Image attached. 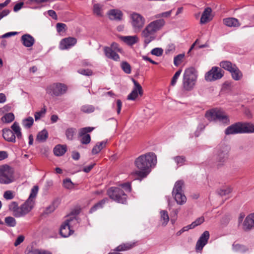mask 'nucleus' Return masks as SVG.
Listing matches in <instances>:
<instances>
[{"mask_svg":"<svg viewBox=\"0 0 254 254\" xmlns=\"http://www.w3.org/2000/svg\"><path fill=\"white\" fill-rule=\"evenodd\" d=\"M94 127H85L80 129L79 131V135L81 137L80 142L83 144H87L91 141V137L88 132H91Z\"/></svg>","mask_w":254,"mask_h":254,"instance_id":"nucleus-14","label":"nucleus"},{"mask_svg":"<svg viewBox=\"0 0 254 254\" xmlns=\"http://www.w3.org/2000/svg\"><path fill=\"white\" fill-rule=\"evenodd\" d=\"M38 187L34 186L31 189L30 195L27 200L20 206L16 201H12L8 205V209L12 212L13 215L16 218L25 216L34 207L35 204L34 199L36 197L38 191Z\"/></svg>","mask_w":254,"mask_h":254,"instance_id":"nucleus-2","label":"nucleus"},{"mask_svg":"<svg viewBox=\"0 0 254 254\" xmlns=\"http://www.w3.org/2000/svg\"><path fill=\"white\" fill-rule=\"evenodd\" d=\"M182 70V69L178 70L173 76L171 81V85L173 86H175L177 82L178 79L179 77Z\"/></svg>","mask_w":254,"mask_h":254,"instance_id":"nucleus-51","label":"nucleus"},{"mask_svg":"<svg viewBox=\"0 0 254 254\" xmlns=\"http://www.w3.org/2000/svg\"><path fill=\"white\" fill-rule=\"evenodd\" d=\"M169 217L168 212L166 210H161L160 211V221L162 225L165 226L168 223Z\"/></svg>","mask_w":254,"mask_h":254,"instance_id":"nucleus-38","label":"nucleus"},{"mask_svg":"<svg viewBox=\"0 0 254 254\" xmlns=\"http://www.w3.org/2000/svg\"><path fill=\"white\" fill-rule=\"evenodd\" d=\"M135 246L134 242L124 243L116 248L115 250L117 252L128 251Z\"/></svg>","mask_w":254,"mask_h":254,"instance_id":"nucleus-23","label":"nucleus"},{"mask_svg":"<svg viewBox=\"0 0 254 254\" xmlns=\"http://www.w3.org/2000/svg\"><path fill=\"white\" fill-rule=\"evenodd\" d=\"M64 187L68 189H71L73 187V184L70 179H66L63 181Z\"/></svg>","mask_w":254,"mask_h":254,"instance_id":"nucleus-54","label":"nucleus"},{"mask_svg":"<svg viewBox=\"0 0 254 254\" xmlns=\"http://www.w3.org/2000/svg\"><path fill=\"white\" fill-rule=\"evenodd\" d=\"M211 12L212 9L210 7H208L205 8L200 18V22L201 24H205L211 20L210 17Z\"/></svg>","mask_w":254,"mask_h":254,"instance_id":"nucleus-24","label":"nucleus"},{"mask_svg":"<svg viewBox=\"0 0 254 254\" xmlns=\"http://www.w3.org/2000/svg\"><path fill=\"white\" fill-rule=\"evenodd\" d=\"M254 228V213L248 215L243 223V229L249 231Z\"/></svg>","mask_w":254,"mask_h":254,"instance_id":"nucleus-18","label":"nucleus"},{"mask_svg":"<svg viewBox=\"0 0 254 254\" xmlns=\"http://www.w3.org/2000/svg\"><path fill=\"white\" fill-rule=\"evenodd\" d=\"M14 181V169L6 164L0 166V183L9 184Z\"/></svg>","mask_w":254,"mask_h":254,"instance_id":"nucleus-5","label":"nucleus"},{"mask_svg":"<svg viewBox=\"0 0 254 254\" xmlns=\"http://www.w3.org/2000/svg\"><path fill=\"white\" fill-rule=\"evenodd\" d=\"M121 67L122 70L127 74H130L131 68L130 64L127 62H123L121 64Z\"/></svg>","mask_w":254,"mask_h":254,"instance_id":"nucleus-47","label":"nucleus"},{"mask_svg":"<svg viewBox=\"0 0 254 254\" xmlns=\"http://www.w3.org/2000/svg\"><path fill=\"white\" fill-rule=\"evenodd\" d=\"M220 66L222 68L230 72L233 69V68L236 66V65L235 64H232L229 61H226L220 62Z\"/></svg>","mask_w":254,"mask_h":254,"instance_id":"nucleus-33","label":"nucleus"},{"mask_svg":"<svg viewBox=\"0 0 254 254\" xmlns=\"http://www.w3.org/2000/svg\"><path fill=\"white\" fill-rule=\"evenodd\" d=\"M103 5L99 3H95L93 6V12L98 16L102 17L103 15Z\"/></svg>","mask_w":254,"mask_h":254,"instance_id":"nucleus-32","label":"nucleus"},{"mask_svg":"<svg viewBox=\"0 0 254 254\" xmlns=\"http://www.w3.org/2000/svg\"><path fill=\"white\" fill-rule=\"evenodd\" d=\"M209 237L210 235L208 231H205L201 235L195 245V250L197 252L202 250L203 247L207 244Z\"/></svg>","mask_w":254,"mask_h":254,"instance_id":"nucleus-15","label":"nucleus"},{"mask_svg":"<svg viewBox=\"0 0 254 254\" xmlns=\"http://www.w3.org/2000/svg\"><path fill=\"white\" fill-rule=\"evenodd\" d=\"M78 72L86 76H91L93 74L92 71L89 69H80L78 70Z\"/></svg>","mask_w":254,"mask_h":254,"instance_id":"nucleus-59","label":"nucleus"},{"mask_svg":"<svg viewBox=\"0 0 254 254\" xmlns=\"http://www.w3.org/2000/svg\"><path fill=\"white\" fill-rule=\"evenodd\" d=\"M230 147L229 145L221 144L217 148L216 156V163L218 167L222 166L228 160Z\"/></svg>","mask_w":254,"mask_h":254,"instance_id":"nucleus-8","label":"nucleus"},{"mask_svg":"<svg viewBox=\"0 0 254 254\" xmlns=\"http://www.w3.org/2000/svg\"><path fill=\"white\" fill-rule=\"evenodd\" d=\"M57 30L58 32L63 31L66 27V25L64 23H58L56 25Z\"/></svg>","mask_w":254,"mask_h":254,"instance_id":"nucleus-62","label":"nucleus"},{"mask_svg":"<svg viewBox=\"0 0 254 254\" xmlns=\"http://www.w3.org/2000/svg\"><path fill=\"white\" fill-rule=\"evenodd\" d=\"M184 57V54H181L175 57L174 59V64L175 65L178 66L181 63Z\"/></svg>","mask_w":254,"mask_h":254,"instance_id":"nucleus-49","label":"nucleus"},{"mask_svg":"<svg viewBox=\"0 0 254 254\" xmlns=\"http://www.w3.org/2000/svg\"><path fill=\"white\" fill-rule=\"evenodd\" d=\"M174 160L178 166H182L185 164L186 158L183 156H177L173 158Z\"/></svg>","mask_w":254,"mask_h":254,"instance_id":"nucleus-48","label":"nucleus"},{"mask_svg":"<svg viewBox=\"0 0 254 254\" xmlns=\"http://www.w3.org/2000/svg\"><path fill=\"white\" fill-rule=\"evenodd\" d=\"M67 90V87L62 83H54L48 85L46 91L47 94L52 96H60L64 94Z\"/></svg>","mask_w":254,"mask_h":254,"instance_id":"nucleus-9","label":"nucleus"},{"mask_svg":"<svg viewBox=\"0 0 254 254\" xmlns=\"http://www.w3.org/2000/svg\"><path fill=\"white\" fill-rule=\"evenodd\" d=\"M104 52L107 58L112 59L115 61H120V56L114 51L111 48L108 47H105L104 48Z\"/></svg>","mask_w":254,"mask_h":254,"instance_id":"nucleus-19","label":"nucleus"},{"mask_svg":"<svg viewBox=\"0 0 254 254\" xmlns=\"http://www.w3.org/2000/svg\"><path fill=\"white\" fill-rule=\"evenodd\" d=\"M59 202L58 200H55L48 206H47L43 211L44 214H49L55 211L58 207Z\"/></svg>","mask_w":254,"mask_h":254,"instance_id":"nucleus-31","label":"nucleus"},{"mask_svg":"<svg viewBox=\"0 0 254 254\" xmlns=\"http://www.w3.org/2000/svg\"><path fill=\"white\" fill-rule=\"evenodd\" d=\"M165 24L164 19H159L151 21L145 26L141 33L145 46L155 39V33L161 30Z\"/></svg>","mask_w":254,"mask_h":254,"instance_id":"nucleus-3","label":"nucleus"},{"mask_svg":"<svg viewBox=\"0 0 254 254\" xmlns=\"http://www.w3.org/2000/svg\"><path fill=\"white\" fill-rule=\"evenodd\" d=\"M172 195L177 204L183 205L187 200V198L184 192H172Z\"/></svg>","mask_w":254,"mask_h":254,"instance_id":"nucleus-25","label":"nucleus"},{"mask_svg":"<svg viewBox=\"0 0 254 254\" xmlns=\"http://www.w3.org/2000/svg\"><path fill=\"white\" fill-rule=\"evenodd\" d=\"M14 120V115L12 113H7L3 116L1 120L5 123H9Z\"/></svg>","mask_w":254,"mask_h":254,"instance_id":"nucleus-44","label":"nucleus"},{"mask_svg":"<svg viewBox=\"0 0 254 254\" xmlns=\"http://www.w3.org/2000/svg\"><path fill=\"white\" fill-rule=\"evenodd\" d=\"M2 136L3 138L7 141L15 142L16 141L15 135L9 128H5L2 129Z\"/></svg>","mask_w":254,"mask_h":254,"instance_id":"nucleus-21","label":"nucleus"},{"mask_svg":"<svg viewBox=\"0 0 254 254\" xmlns=\"http://www.w3.org/2000/svg\"><path fill=\"white\" fill-rule=\"evenodd\" d=\"M242 123L238 122L229 126L225 130L226 135L242 133Z\"/></svg>","mask_w":254,"mask_h":254,"instance_id":"nucleus-17","label":"nucleus"},{"mask_svg":"<svg viewBox=\"0 0 254 254\" xmlns=\"http://www.w3.org/2000/svg\"><path fill=\"white\" fill-rule=\"evenodd\" d=\"M205 117L208 120L218 121L221 124L227 125L230 123L229 117L222 110L213 109L207 111Z\"/></svg>","mask_w":254,"mask_h":254,"instance_id":"nucleus-6","label":"nucleus"},{"mask_svg":"<svg viewBox=\"0 0 254 254\" xmlns=\"http://www.w3.org/2000/svg\"><path fill=\"white\" fill-rule=\"evenodd\" d=\"M120 186L122 188L124 189L127 192H130L131 191V185L129 183L122 184Z\"/></svg>","mask_w":254,"mask_h":254,"instance_id":"nucleus-61","label":"nucleus"},{"mask_svg":"<svg viewBox=\"0 0 254 254\" xmlns=\"http://www.w3.org/2000/svg\"><path fill=\"white\" fill-rule=\"evenodd\" d=\"M232 189L230 187L223 188L218 190V194L221 196L225 195L230 193Z\"/></svg>","mask_w":254,"mask_h":254,"instance_id":"nucleus-50","label":"nucleus"},{"mask_svg":"<svg viewBox=\"0 0 254 254\" xmlns=\"http://www.w3.org/2000/svg\"><path fill=\"white\" fill-rule=\"evenodd\" d=\"M134 86L131 93L128 95L127 99L129 100H135L138 95L141 96L143 91L140 84L134 79L132 78Z\"/></svg>","mask_w":254,"mask_h":254,"instance_id":"nucleus-13","label":"nucleus"},{"mask_svg":"<svg viewBox=\"0 0 254 254\" xmlns=\"http://www.w3.org/2000/svg\"><path fill=\"white\" fill-rule=\"evenodd\" d=\"M233 249L234 251L240 253H245L248 251V249L245 246L239 244H233Z\"/></svg>","mask_w":254,"mask_h":254,"instance_id":"nucleus-43","label":"nucleus"},{"mask_svg":"<svg viewBox=\"0 0 254 254\" xmlns=\"http://www.w3.org/2000/svg\"><path fill=\"white\" fill-rule=\"evenodd\" d=\"M223 23L228 27H238L240 25L238 20L233 17H229L224 19Z\"/></svg>","mask_w":254,"mask_h":254,"instance_id":"nucleus-27","label":"nucleus"},{"mask_svg":"<svg viewBox=\"0 0 254 254\" xmlns=\"http://www.w3.org/2000/svg\"><path fill=\"white\" fill-rule=\"evenodd\" d=\"M3 197L7 200H10L14 197V194L11 190H6L3 193Z\"/></svg>","mask_w":254,"mask_h":254,"instance_id":"nucleus-56","label":"nucleus"},{"mask_svg":"<svg viewBox=\"0 0 254 254\" xmlns=\"http://www.w3.org/2000/svg\"><path fill=\"white\" fill-rule=\"evenodd\" d=\"M8 157V154L5 151H0V161L3 160Z\"/></svg>","mask_w":254,"mask_h":254,"instance_id":"nucleus-64","label":"nucleus"},{"mask_svg":"<svg viewBox=\"0 0 254 254\" xmlns=\"http://www.w3.org/2000/svg\"><path fill=\"white\" fill-rule=\"evenodd\" d=\"M76 132V129L74 127H70L65 130V135L67 139L72 140L74 135Z\"/></svg>","mask_w":254,"mask_h":254,"instance_id":"nucleus-42","label":"nucleus"},{"mask_svg":"<svg viewBox=\"0 0 254 254\" xmlns=\"http://www.w3.org/2000/svg\"><path fill=\"white\" fill-rule=\"evenodd\" d=\"M130 19L134 31L136 33L140 32L144 25L145 18L139 13L133 12L130 15Z\"/></svg>","mask_w":254,"mask_h":254,"instance_id":"nucleus-10","label":"nucleus"},{"mask_svg":"<svg viewBox=\"0 0 254 254\" xmlns=\"http://www.w3.org/2000/svg\"><path fill=\"white\" fill-rule=\"evenodd\" d=\"M230 73L232 78L236 81L241 80L243 77L242 72L237 66L233 68V69L230 72Z\"/></svg>","mask_w":254,"mask_h":254,"instance_id":"nucleus-30","label":"nucleus"},{"mask_svg":"<svg viewBox=\"0 0 254 254\" xmlns=\"http://www.w3.org/2000/svg\"><path fill=\"white\" fill-rule=\"evenodd\" d=\"M163 50L161 48H155L153 49L150 53L154 56L160 57L162 55Z\"/></svg>","mask_w":254,"mask_h":254,"instance_id":"nucleus-52","label":"nucleus"},{"mask_svg":"<svg viewBox=\"0 0 254 254\" xmlns=\"http://www.w3.org/2000/svg\"><path fill=\"white\" fill-rule=\"evenodd\" d=\"M13 132L17 136L18 139L22 137V133L21 132V128L19 126V124L15 122L11 127Z\"/></svg>","mask_w":254,"mask_h":254,"instance_id":"nucleus-36","label":"nucleus"},{"mask_svg":"<svg viewBox=\"0 0 254 254\" xmlns=\"http://www.w3.org/2000/svg\"><path fill=\"white\" fill-rule=\"evenodd\" d=\"M156 163L157 157L154 153L149 152L141 155L134 160V165L138 169V170L134 172V174L140 178H145Z\"/></svg>","mask_w":254,"mask_h":254,"instance_id":"nucleus-1","label":"nucleus"},{"mask_svg":"<svg viewBox=\"0 0 254 254\" xmlns=\"http://www.w3.org/2000/svg\"><path fill=\"white\" fill-rule=\"evenodd\" d=\"M80 110L84 113H91L94 111L95 108L91 105H85L81 107Z\"/></svg>","mask_w":254,"mask_h":254,"instance_id":"nucleus-46","label":"nucleus"},{"mask_svg":"<svg viewBox=\"0 0 254 254\" xmlns=\"http://www.w3.org/2000/svg\"><path fill=\"white\" fill-rule=\"evenodd\" d=\"M108 14L111 20H121L123 17L122 12L119 9H111L109 11Z\"/></svg>","mask_w":254,"mask_h":254,"instance_id":"nucleus-22","label":"nucleus"},{"mask_svg":"<svg viewBox=\"0 0 254 254\" xmlns=\"http://www.w3.org/2000/svg\"><path fill=\"white\" fill-rule=\"evenodd\" d=\"M25 237L23 235H19L16 239L14 245L15 247H17L22 243L24 240Z\"/></svg>","mask_w":254,"mask_h":254,"instance_id":"nucleus-60","label":"nucleus"},{"mask_svg":"<svg viewBox=\"0 0 254 254\" xmlns=\"http://www.w3.org/2000/svg\"><path fill=\"white\" fill-rule=\"evenodd\" d=\"M184 186V182L180 180L177 181L174 185L172 192H184L183 187Z\"/></svg>","mask_w":254,"mask_h":254,"instance_id":"nucleus-40","label":"nucleus"},{"mask_svg":"<svg viewBox=\"0 0 254 254\" xmlns=\"http://www.w3.org/2000/svg\"><path fill=\"white\" fill-rule=\"evenodd\" d=\"M25 254H52L50 252L39 250L33 248H27L25 251Z\"/></svg>","mask_w":254,"mask_h":254,"instance_id":"nucleus-29","label":"nucleus"},{"mask_svg":"<svg viewBox=\"0 0 254 254\" xmlns=\"http://www.w3.org/2000/svg\"><path fill=\"white\" fill-rule=\"evenodd\" d=\"M242 133L254 132V124L242 123Z\"/></svg>","mask_w":254,"mask_h":254,"instance_id":"nucleus-37","label":"nucleus"},{"mask_svg":"<svg viewBox=\"0 0 254 254\" xmlns=\"http://www.w3.org/2000/svg\"><path fill=\"white\" fill-rule=\"evenodd\" d=\"M67 148L65 145L58 144L54 148V154L57 156L63 155L66 151Z\"/></svg>","mask_w":254,"mask_h":254,"instance_id":"nucleus-28","label":"nucleus"},{"mask_svg":"<svg viewBox=\"0 0 254 254\" xmlns=\"http://www.w3.org/2000/svg\"><path fill=\"white\" fill-rule=\"evenodd\" d=\"M4 222L8 227H13L16 225V221L14 218L11 216L6 217L4 218Z\"/></svg>","mask_w":254,"mask_h":254,"instance_id":"nucleus-45","label":"nucleus"},{"mask_svg":"<svg viewBox=\"0 0 254 254\" xmlns=\"http://www.w3.org/2000/svg\"><path fill=\"white\" fill-rule=\"evenodd\" d=\"M48 137V132L46 129H44L40 131L36 137V140L40 142H44L46 141Z\"/></svg>","mask_w":254,"mask_h":254,"instance_id":"nucleus-39","label":"nucleus"},{"mask_svg":"<svg viewBox=\"0 0 254 254\" xmlns=\"http://www.w3.org/2000/svg\"><path fill=\"white\" fill-rule=\"evenodd\" d=\"M107 194L112 200L123 204L126 203L127 195L120 187H111L107 190Z\"/></svg>","mask_w":254,"mask_h":254,"instance_id":"nucleus-7","label":"nucleus"},{"mask_svg":"<svg viewBox=\"0 0 254 254\" xmlns=\"http://www.w3.org/2000/svg\"><path fill=\"white\" fill-rule=\"evenodd\" d=\"M21 41L23 46L27 48H29L34 44L35 40L34 37L31 35L26 34L21 36Z\"/></svg>","mask_w":254,"mask_h":254,"instance_id":"nucleus-20","label":"nucleus"},{"mask_svg":"<svg viewBox=\"0 0 254 254\" xmlns=\"http://www.w3.org/2000/svg\"><path fill=\"white\" fill-rule=\"evenodd\" d=\"M197 76V72L194 68L190 67L186 69L182 80V90L184 92L192 90L195 86Z\"/></svg>","mask_w":254,"mask_h":254,"instance_id":"nucleus-4","label":"nucleus"},{"mask_svg":"<svg viewBox=\"0 0 254 254\" xmlns=\"http://www.w3.org/2000/svg\"><path fill=\"white\" fill-rule=\"evenodd\" d=\"M77 43V40L73 37H69L62 39L60 44V49L64 50L70 48Z\"/></svg>","mask_w":254,"mask_h":254,"instance_id":"nucleus-16","label":"nucleus"},{"mask_svg":"<svg viewBox=\"0 0 254 254\" xmlns=\"http://www.w3.org/2000/svg\"><path fill=\"white\" fill-rule=\"evenodd\" d=\"M121 39L127 44L131 46L138 42V39L137 36H122Z\"/></svg>","mask_w":254,"mask_h":254,"instance_id":"nucleus-26","label":"nucleus"},{"mask_svg":"<svg viewBox=\"0 0 254 254\" xmlns=\"http://www.w3.org/2000/svg\"><path fill=\"white\" fill-rule=\"evenodd\" d=\"M73 221H76L75 216L74 215L68 216L64 223L61 225L60 233L62 237H67L73 233V231L71 230V223Z\"/></svg>","mask_w":254,"mask_h":254,"instance_id":"nucleus-11","label":"nucleus"},{"mask_svg":"<svg viewBox=\"0 0 254 254\" xmlns=\"http://www.w3.org/2000/svg\"><path fill=\"white\" fill-rule=\"evenodd\" d=\"M106 141H102L100 142H97L96 144L93 147L92 150V153L93 154H98L102 149L105 147L106 145Z\"/></svg>","mask_w":254,"mask_h":254,"instance_id":"nucleus-34","label":"nucleus"},{"mask_svg":"<svg viewBox=\"0 0 254 254\" xmlns=\"http://www.w3.org/2000/svg\"><path fill=\"white\" fill-rule=\"evenodd\" d=\"M224 71L220 67L213 66L205 74V79L208 82L214 81L221 79L224 76Z\"/></svg>","mask_w":254,"mask_h":254,"instance_id":"nucleus-12","label":"nucleus"},{"mask_svg":"<svg viewBox=\"0 0 254 254\" xmlns=\"http://www.w3.org/2000/svg\"><path fill=\"white\" fill-rule=\"evenodd\" d=\"M176 49L175 45L174 44H169L167 45V48L165 50V53L166 54H169L173 53Z\"/></svg>","mask_w":254,"mask_h":254,"instance_id":"nucleus-58","label":"nucleus"},{"mask_svg":"<svg viewBox=\"0 0 254 254\" xmlns=\"http://www.w3.org/2000/svg\"><path fill=\"white\" fill-rule=\"evenodd\" d=\"M34 120L32 117H29L22 120V125L26 128H30L33 125Z\"/></svg>","mask_w":254,"mask_h":254,"instance_id":"nucleus-41","label":"nucleus"},{"mask_svg":"<svg viewBox=\"0 0 254 254\" xmlns=\"http://www.w3.org/2000/svg\"><path fill=\"white\" fill-rule=\"evenodd\" d=\"M172 12V10L157 14L154 16L155 18H159L160 17H169L170 16Z\"/></svg>","mask_w":254,"mask_h":254,"instance_id":"nucleus-57","label":"nucleus"},{"mask_svg":"<svg viewBox=\"0 0 254 254\" xmlns=\"http://www.w3.org/2000/svg\"><path fill=\"white\" fill-rule=\"evenodd\" d=\"M46 112V109L45 107L43 109H42L41 111L39 112H36L34 114L35 121H37L39 120L41 118V117L45 115Z\"/></svg>","mask_w":254,"mask_h":254,"instance_id":"nucleus-53","label":"nucleus"},{"mask_svg":"<svg viewBox=\"0 0 254 254\" xmlns=\"http://www.w3.org/2000/svg\"><path fill=\"white\" fill-rule=\"evenodd\" d=\"M17 34H18V32H7V33L2 35L1 37L2 38H8V37H11L12 36L16 35Z\"/></svg>","mask_w":254,"mask_h":254,"instance_id":"nucleus-63","label":"nucleus"},{"mask_svg":"<svg viewBox=\"0 0 254 254\" xmlns=\"http://www.w3.org/2000/svg\"><path fill=\"white\" fill-rule=\"evenodd\" d=\"M108 200L107 198H105L96 204H95L94 206H93L89 210V213H92L97 210L103 208L105 203Z\"/></svg>","mask_w":254,"mask_h":254,"instance_id":"nucleus-35","label":"nucleus"},{"mask_svg":"<svg viewBox=\"0 0 254 254\" xmlns=\"http://www.w3.org/2000/svg\"><path fill=\"white\" fill-rule=\"evenodd\" d=\"M204 221V219L203 217H200L196 219L194 221L192 222L190 225L192 228H194L195 227L202 224Z\"/></svg>","mask_w":254,"mask_h":254,"instance_id":"nucleus-55","label":"nucleus"}]
</instances>
